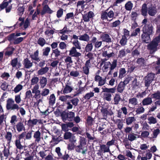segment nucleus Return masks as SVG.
Listing matches in <instances>:
<instances>
[{"label": "nucleus", "instance_id": "49", "mask_svg": "<svg viewBox=\"0 0 160 160\" xmlns=\"http://www.w3.org/2000/svg\"><path fill=\"white\" fill-rule=\"evenodd\" d=\"M142 12L143 16H146L147 14V6L145 4H143L142 6Z\"/></svg>", "mask_w": 160, "mask_h": 160}, {"label": "nucleus", "instance_id": "28", "mask_svg": "<svg viewBox=\"0 0 160 160\" xmlns=\"http://www.w3.org/2000/svg\"><path fill=\"white\" fill-rule=\"evenodd\" d=\"M101 19L103 21H111L112 20V19H109L108 18L107 15V12H104L102 13L101 16Z\"/></svg>", "mask_w": 160, "mask_h": 160}, {"label": "nucleus", "instance_id": "54", "mask_svg": "<svg viewBox=\"0 0 160 160\" xmlns=\"http://www.w3.org/2000/svg\"><path fill=\"white\" fill-rule=\"evenodd\" d=\"M126 54L125 49H122L119 51L118 57L120 58H122L125 56Z\"/></svg>", "mask_w": 160, "mask_h": 160}, {"label": "nucleus", "instance_id": "62", "mask_svg": "<svg viewBox=\"0 0 160 160\" xmlns=\"http://www.w3.org/2000/svg\"><path fill=\"white\" fill-rule=\"evenodd\" d=\"M17 64L18 60L17 58H15L12 60L11 65L12 67L15 69H17V68L16 67Z\"/></svg>", "mask_w": 160, "mask_h": 160}, {"label": "nucleus", "instance_id": "55", "mask_svg": "<svg viewBox=\"0 0 160 160\" xmlns=\"http://www.w3.org/2000/svg\"><path fill=\"white\" fill-rule=\"evenodd\" d=\"M72 134L71 133L69 132H65L64 135V138L65 139L67 140L70 139Z\"/></svg>", "mask_w": 160, "mask_h": 160}, {"label": "nucleus", "instance_id": "42", "mask_svg": "<svg viewBox=\"0 0 160 160\" xmlns=\"http://www.w3.org/2000/svg\"><path fill=\"white\" fill-rule=\"evenodd\" d=\"M94 96V93L92 92H90L86 93L84 96V98L86 100H88L91 98L93 97Z\"/></svg>", "mask_w": 160, "mask_h": 160}, {"label": "nucleus", "instance_id": "25", "mask_svg": "<svg viewBox=\"0 0 160 160\" xmlns=\"http://www.w3.org/2000/svg\"><path fill=\"white\" fill-rule=\"evenodd\" d=\"M102 92H106L108 93H114L115 92L116 88H102Z\"/></svg>", "mask_w": 160, "mask_h": 160}, {"label": "nucleus", "instance_id": "44", "mask_svg": "<svg viewBox=\"0 0 160 160\" xmlns=\"http://www.w3.org/2000/svg\"><path fill=\"white\" fill-rule=\"evenodd\" d=\"M37 42L40 46L43 47L46 43V41L43 38H40L38 40Z\"/></svg>", "mask_w": 160, "mask_h": 160}, {"label": "nucleus", "instance_id": "52", "mask_svg": "<svg viewBox=\"0 0 160 160\" xmlns=\"http://www.w3.org/2000/svg\"><path fill=\"white\" fill-rule=\"evenodd\" d=\"M126 155L128 158H131L132 160H134L135 156L132 155L130 151L128 150L126 151Z\"/></svg>", "mask_w": 160, "mask_h": 160}, {"label": "nucleus", "instance_id": "16", "mask_svg": "<svg viewBox=\"0 0 160 160\" xmlns=\"http://www.w3.org/2000/svg\"><path fill=\"white\" fill-rule=\"evenodd\" d=\"M52 12V11L50 9L48 5H45L41 13L42 15H43L46 13H51Z\"/></svg>", "mask_w": 160, "mask_h": 160}, {"label": "nucleus", "instance_id": "22", "mask_svg": "<svg viewBox=\"0 0 160 160\" xmlns=\"http://www.w3.org/2000/svg\"><path fill=\"white\" fill-rule=\"evenodd\" d=\"M79 39L81 41L88 42L89 40L90 37L86 33L79 36Z\"/></svg>", "mask_w": 160, "mask_h": 160}, {"label": "nucleus", "instance_id": "58", "mask_svg": "<svg viewBox=\"0 0 160 160\" xmlns=\"http://www.w3.org/2000/svg\"><path fill=\"white\" fill-rule=\"evenodd\" d=\"M49 92L48 89L44 88L42 91L41 94L42 96H45L47 95Z\"/></svg>", "mask_w": 160, "mask_h": 160}, {"label": "nucleus", "instance_id": "63", "mask_svg": "<svg viewBox=\"0 0 160 160\" xmlns=\"http://www.w3.org/2000/svg\"><path fill=\"white\" fill-rule=\"evenodd\" d=\"M32 94L30 90L27 91L25 93V98H32Z\"/></svg>", "mask_w": 160, "mask_h": 160}, {"label": "nucleus", "instance_id": "9", "mask_svg": "<svg viewBox=\"0 0 160 160\" xmlns=\"http://www.w3.org/2000/svg\"><path fill=\"white\" fill-rule=\"evenodd\" d=\"M69 52V55L72 57H78L81 55V54L78 52L76 49L74 47H72Z\"/></svg>", "mask_w": 160, "mask_h": 160}, {"label": "nucleus", "instance_id": "50", "mask_svg": "<svg viewBox=\"0 0 160 160\" xmlns=\"http://www.w3.org/2000/svg\"><path fill=\"white\" fill-rule=\"evenodd\" d=\"M69 75L72 77H76L79 76V73L77 71H72L70 72Z\"/></svg>", "mask_w": 160, "mask_h": 160}, {"label": "nucleus", "instance_id": "29", "mask_svg": "<svg viewBox=\"0 0 160 160\" xmlns=\"http://www.w3.org/2000/svg\"><path fill=\"white\" fill-rule=\"evenodd\" d=\"M101 37L103 41L107 42H111V39L109 35L107 34H103L101 36Z\"/></svg>", "mask_w": 160, "mask_h": 160}, {"label": "nucleus", "instance_id": "4", "mask_svg": "<svg viewBox=\"0 0 160 160\" xmlns=\"http://www.w3.org/2000/svg\"><path fill=\"white\" fill-rule=\"evenodd\" d=\"M110 152V151L109 147L103 144L100 145V149L98 150V152L97 153V154L98 156H101L102 157L103 153Z\"/></svg>", "mask_w": 160, "mask_h": 160}, {"label": "nucleus", "instance_id": "3", "mask_svg": "<svg viewBox=\"0 0 160 160\" xmlns=\"http://www.w3.org/2000/svg\"><path fill=\"white\" fill-rule=\"evenodd\" d=\"M160 41V33L158 37L154 38L152 42L148 45V48L151 51V53H152L157 50V46Z\"/></svg>", "mask_w": 160, "mask_h": 160}, {"label": "nucleus", "instance_id": "33", "mask_svg": "<svg viewBox=\"0 0 160 160\" xmlns=\"http://www.w3.org/2000/svg\"><path fill=\"white\" fill-rule=\"evenodd\" d=\"M102 55L103 57L109 58L113 56L114 53L112 52H109V50H108L104 51L103 52Z\"/></svg>", "mask_w": 160, "mask_h": 160}, {"label": "nucleus", "instance_id": "12", "mask_svg": "<svg viewBox=\"0 0 160 160\" xmlns=\"http://www.w3.org/2000/svg\"><path fill=\"white\" fill-rule=\"evenodd\" d=\"M142 31L143 33L151 34L152 32V27L151 25H145L143 27Z\"/></svg>", "mask_w": 160, "mask_h": 160}, {"label": "nucleus", "instance_id": "23", "mask_svg": "<svg viewBox=\"0 0 160 160\" xmlns=\"http://www.w3.org/2000/svg\"><path fill=\"white\" fill-rule=\"evenodd\" d=\"M15 128L19 132H21L25 129L23 123L21 122H19L17 123L15 126Z\"/></svg>", "mask_w": 160, "mask_h": 160}, {"label": "nucleus", "instance_id": "2", "mask_svg": "<svg viewBox=\"0 0 160 160\" xmlns=\"http://www.w3.org/2000/svg\"><path fill=\"white\" fill-rule=\"evenodd\" d=\"M5 138L9 141L8 143L9 144V143H10V132H8L7 134L5 136ZM9 147H8V148H6V147L4 149L3 151L4 156H2V154L0 152V156L1 159V160H10V158L8 157L9 154Z\"/></svg>", "mask_w": 160, "mask_h": 160}, {"label": "nucleus", "instance_id": "32", "mask_svg": "<svg viewBox=\"0 0 160 160\" xmlns=\"http://www.w3.org/2000/svg\"><path fill=\"white\" fill-rule=\"evenodd\" d=\"M148 12L149 15L153 16L156 13V9L155 7H150L148 9Z\"/></svg>", "mask_w": 160, "mask_h": 160}, {"label": "nucleus", "instance_id": "61", "mask_svg": "<svg viewBox=\"0 0 160 160\" xmlns=\"http://www.w3.org/2000/svg\"><path fill=\"white\" fill-rule=\"evenodd\" d=\"M117 60H114L112 62V63H111V65L110 66V69L111 70H113L116 67L117 65Z\"/></svg>", "mask_w": 160, "mask_h": 160}, {"label": "nucleus", "instance_id": "60", "mask_svg": "<svg viewBox=\"0 0 160 160\" xmlns=\"http://www.w3.org/2000/svg\"><path fill=\"white\" fill-rule=\"evenodd\" d=\"M76 145L74 143L71 142L69 144L68 147V148L69 150H72L74 149L75 150Z\"/></svg>", "mask_w": 160, "mask_h": 160}, {"label": "nucleus", "instance_id": "45", "mask_svg": "<svg viewBox=\"0 0 160 160\" xmlns=\"http://www.w3.org/2000/svg\"><path fill=\"white\" fill-rule=\"evenodd\" d=\"M22 88L23 86L22 85L19 84L16 86L13 91L15 93H17L21 90L22 89Z\"/></svg>", "mask_w": 160, "mask_h": 160}, {"label": "nucleus", "instance_id": "40", "mask_svg": "<svg viewBox=\"0 0 160 160\" xmlns=\"http://www.w3.org/2000/svg\"><path fill=\"white\" fill-rule=\"evenodd\" d=\"M121 99L120 95L119 94H116L114 98V104H118L120 101Z\"/></svg>", "mask_w": 160, "mask_h": 160}, {"label": "nucleus", "instance_id": "34", "mask_svg": "<svg viewBox=\"0 0 160 160\" xmlns=\"http://www.w3.org/2000/svg\"><path fill=\"white\" fill-rule=\"evenodd\" d=\"M75 116L74 112H68V120L69 121H72L73 120Z\"/></svg>", "mask_w": 160, "mask_h": 160}, {"label": "nucleus", "instance_id": "18", "mask_svg": "<svg viewBox=\"0 0 160 160\" xmlns=\"http://www.w3.org/2000/svg\"><path fill=\"white\" fill-rule=\"evenodd\" d=\"M49 68L45 67L39 69L37 72L38 75H42L46 73L49 70Z\"/></svg>", "mask_w": 160, "mask_h": 160}, {"label": "nucleus", "instance_id": "53", "mask_svg": "<svg viewBox=\"0 0 160 160\" xmlns=\"http://www.w3.org/2000/svg\"><path fill=\"white\" fill-rule=\"evenodd\" d=\"M107 15L108 18L109 19H112L113 18H115V17L114 16V13L112 11H109L107 13Z\"/></svg>", "mask_w": 160, "mask_h": 160}, {"label": "nucleus", "instance_id": "1", "mask_svg": "<svg viewBox=\"0 0 160 160\" xmlns=\"http://www.w3.org/2000/svg\"><path fill=\"white\" fill-rule=\"evenodd\" d=\"M79 143V145L76 146V151L78 152H81L82 154H85L87 151L88 148L85 138L80 137Z\"/></svg>", "mask_w": 160, "mask_h": 160}, {"label": "nucleus", "instance_id": "6", "mask_svg": "<svg viewBox=\"0 0 160 160\" xmlns=\"http://www.w3.org/2000/svg\"><path fill=\"white\" fill-rule=\"evenodd\" d=\"M154 74L150 73L145 77V86L148 87L153 79Z\"/></svg>", "mask_w": 160, "mask_h": 160}, {"label": "nucleus", "instance_id": "46", "mask_svg": "<svg viewBox=\"0 0 160 160\" xmlns=\"http://www.w3.org/2000/svg\"><path fill=\"white\" fill-rule=\"evenodd\" d=\"M135 119L134 117H129L126 118V122L127 125L131 124L134 121H135Z\"/></svg>", "mask_w": 160, "mask_h": 160}, {"label": "nucleus", "instance_id": "19", "mask_svg": "<svg viewBox=\"0 0 160 160\" xmlns=\"http://www.w3.org/2000/svg\"><path fill=\"white\" fill-rule=\"evenodd\" d=\"M150 34H151L143 33L141 36V38L142 41L146 43H148L150 41Z\"/></svg>", "mask_w": 160, "mask_h": 160}, {"label": "nucleus", "instance_id": "48", "mask_svg": "<svg viewBox=\"0 0 160 160\" xmlns=\"http://www.w3.org/2000/svg\"><path fill=\"white\" fill-rule=\"evenodd\" d=\"M39 81V78L37 77H33L31 80V84L34 85L37 84Z\"/></svg>", "mask_w": 160, "mask_h": 160}, {"label": "nucleus", "instance_id": "17", "mask_svg": "<svg viewBox=\"0 0 160 160\" xmlns=\"http://www.w3.org/2000/svg\"><path fill=\"white\" fill-rule=\"evenodd\" d=\"M47 82V80L46 78L42 77L40 79L39 84L41 88H43L46 85Z\"/></svg>", "mask_w": 160, "mask_h": 160}, {"label": "nucleus", "instance_id": "10", "mask_svg": "<svg viewBox=\"0 0 160 160\" xmlns=\"http://www.w3.org/2000/svg\"><path fill=\"white\" fill-rule=\"evenodd\" d=\"M94 16V14L92 11H90L88 13H86L82 16L84 21L85 22H88L90 21V18H92Z\"/></svg>", "mask_w": 160, "mask_h": 160}, {"label": "nucleus", "instance_id": "36", "mask_svg": "<svg viewBox=\"0 0 160 160\" xmlns=\"http://www.w3.org/2000/svg\"><path fill=\"white\" fill-rule=\"evenodd\" d=\"M126 71L123 68H121L119 70V77L120 78L123 77L126 74Z\"/></svg>", "mask_w": 160, "mask_h": 160}, {"label": "nucleus", "instance_id": "20", "mask_svg": "<svg viewBox=\"0 0 160 160\" xmlns=\"http://www.w3.org/2000/svg\"><path fill=\"white\" fill-rule=\"evenodd\" d=\"M23 64L24 67L27 68H30L32 65V62L28 58H26L24 60Z\"/></svg>", "mask_w": 160, "mask_h": 160}, {"label": "nucleus", "instance_id": "38", "mask_svg": "<svg viewBox=\"0 0 160 160\" xmlns=\"http://www.w3.org/2000/svg\"><path fill=\"white\" fill-rule=\"evenodd\" d=\"M38 51L37 50L33 54L30 55L31 58L33 60L38 61L39 59L38 57Z\"/></svg>", "mask_w": 160, "mask_h": 160}, {"label": "nucleus", "instance_id": "43", "mask_svg": "<svg viewBox=\"0 0 160 160\" xmlns=\"http://www.w3.org/2000/svg\"><path fill=\"white\" fill-rule=\"evenodd\" d=\"M101 111L104 117H106L108 113V110L107 108L104 107H102V108Z\"/></svg>", "mask_w": 160, "mask_h": 160}, {"label": "nucleus", "instance_id": "39", "mask_svg": "<svg viewBox=\"0 0 160 160\" xmlns=\"http://www.w3.org/2000/svg\"><path fill=\"white\" fill-rule=\"evenodd\" d=\"M125 8L126 10L130 11L133 7V4L131 2H128L125 5Z\"/></svg>", "mask_w": 160, "mask_h": 160}, {"label": "nucleus", "instance_id": "56", "mask_svg": "<svg viewBox=\"0 0 160 160\" xmlns=\"http://www.w3.org/2000/svg\"><path fill=\"white\" fill-rule=\"evenodd\" d=\"M151 97L153 98L156 99H160V92H158L156 93L152 94Z\"/></svg>", "mask_w": 160, "mask_h": 160}, {"label": "nucleus", "instance_id": "24", "mask_svg": "<svg viewBox=\"0 0 160 160\" xmlns=\"http://www.w3.org/2000/svg\"><path fill=\"white\" fill-rule=\"evenodd\" d=\"M152 102V98L150 97H147L143 100L142 101V104L143 105H147L151 104Z\"/></svg>", "mask_w": 160, "mask_h": 160}, {"label": "nucleus", "instance_id": "15", "mask_svg": "<svg viewBox=\"0 0 160 160\" xmlns=\"http://www.w3.org/2000/svg\"><path fill=\"white\" fill-rule=\"evenodd\" d=\"M11 38H12V40H13V43L15 44H17L22 42L26 38V37L17 38L16 37H11Z\"/></svg>", "mask_w": 160, "mask_h": 160}, {"label": "nucleus", "instance_id": "35", "mask_svg": "<svg viewBox=\"0 0 160 160\" xmlns=\"http://www.w3.org/2000/svg\"><path fill=\"white\" fill-rule=\"evenodd\" d=\"M4 56L6 58H8L10 56V45H9L8 47L4 50Z\"/></svg>", "mask_w": 160, "mask_h": 160}, {"label": "nucleus", "instance_id": "26", "mask_svg": "<svg viewBox=\"0 0 160 160\" xmlns=\"http://www.w3.org/2000/svg\"><path fill=\"white\" fill-rule=\"evenodd\" d=\"M112 95L111 93L108 92H104L103 95V98L104 100L108 101H110L111 100Z\"/></svg>", "mask_w": 160, "mask_h": 160}, {"label": "nucleus", "instance_id": "27", "mask_svg": "<svg viewBox=\"0 0 160 160\" xmlns=\"http://www.w3.org/2000/svg\"><path fill=\"white\" fill-rule=\"evenodd\" d=\"M138 136L137 134L132 133L128 135V138L129 141L132 142L136 140Z\"/></svg>", "mask_w": 160, "mask_h": 160}, {"label": "nucleus", "instance_id": "14", "mask_svg": "<svg viewBox=\"0 0 160 160\" xmlns=\"http://www.w3.org/2000/svg\"><path fill=\"white\" fill-rule=\"evenodd\" d=\"M103 65V66L102 68V69L103 72H107L111 65V63L109 62H102L101 64V65Z\"/></svg>", "mask_w": 160, "mask_h": 160}, {"label": "nucleus", "instance_id": "41", "mask_svg": "<svg viewBox=\"0 0 160 160\" xmlns=\"http://www.w3.org/2000/svg\"><path fill=\"white\" fill-rule=\"evenodd\" d=\"M148 120L149 124H155L157 122L156 119L154 117L151 116L148 118Z\"/></svg>", "mask_w": 160, "mask_h": 160}, {"label": "nucleus", "instance_id": "11", "mask_svg": "<svg viewBox=\"0 0 160 160\" xmlns=\"http://www.w3.org/2000/svg\"><path fill=\"white\" fill-rule=\"evenodd\" d=\"M73 88L67 84L63 88L61 91V93L63 94H68L71 92L73 90Z\"/></svg>", "mask_w": 160, "mask_h": 160}, {"label": "nucleus", "instance_id": "31", "mask_svg": "<svg viewBox=\"0 0 160 160\" xmlns=\"http://www.w3.org/2000/svg\"><path fill=\"white\" fill-rule=\"evenodd\" d=\"M72 44L76 48V49H77L79 50L81 49V47L80 44L78 40H75L72 42Z\"/></svg>", "mask_w": 160, "mask_h": 160}, {"label": "nucleus", "instance_id": "30", "mask_svg": "<svg viewBox=\"0 0 160 160\" xmlns=\"http://www.w3.org/2000/svg\"><path fill=\"white\" fill-rule=\"evenodd\" d=\"M92 44H93V43L91 42L88 43L85 48V50L86 52H90L92 50L93 48Z\"/></svg>", "mask_w": 160, "mask_h": 160}, {"label": "nucleus", "instance_id": "8", "mask_svg": "<svg viewBox=\"0 0 160 160\" xmlns=\"http://www.w3.org/2000/svg\"><path fill=\"white\" fill-rule=\"evenodd\" d=\"M128 78H127L124 82H121L117 86V90L118 92L122 93L123 92L125 88V84H127L128 82Z\"/></svg>", "mask_w": 160, "mask_h": 160}, {"label": "nucleus", "instance_id": "37", "mask_svg": "<svg viewBox=\"0 0 160 160\" xmlns=\"http://www.w3.org/2000/svg\"><path fill=\"white\" fill-rule=\"evenodd\" d=\"M129 103L132 105L135 106L138 104V102L136 98H133L129 99Z\"/></svg>", "mask_w": 160, "mask_h": 160}, {"label": "nucleus", "instance_id": "51", "mask_svg": "<svg viewBox=\"0 0 160 160\" xmlns=\"http://www.w3.org/2000/svg\"><path fill=\"white\" fill-rule=\"evenodd\" d=\"M55 97L53 94L51 95L50 97L49 102L51 104H53L55 102Z\"/></svg>", "mask_w": 160, "mask_h": 160}, {"label": "nucleus", "instance_id": "59", "mask_svg": "<svg viewBox=\"0 0 160 160\" xmlns=\"http://www.w3.org/2000/svg\"><path fill=\"white\" fill-rule=\"evenodd\" d=\"M61 116L64 121L68 120V112H62L61 115Z\"/></svg>", "mask_w": 160, "mask_h": 160}, {"label": "nucleus", "instance_id": "47", "mask_svg": "<svg viewBox=\"0 0 160 160\" xmlns=\"http://www.w3.org/2000/svg\"><path fill=\"white\" fill-rule=\"evenodd\" d=\"M50 50V48L49 47H47L43 49L42 50L43 55L45 56H48Z\"/></svg>", "mask_w": 160, "mask_h": 160}, {"label": "nucleus", "instance_id": "13", "mask_svg": "<svg viewBox=\"0 0 160 160\" xmlns=\"http://www.w3.org/2000/svg\"><path fill=\"white\" fill-rule=\"evenodd\" d=\"M33 138L35 139V142L36 143H38L40 142L41 139V133L39 130L34 132Z\"/></svg>", "mask_w": 160, "mask_h": 160}, {"label": "nucleus", "instance_id": "64", "mask_svg": "<svg viewBox=\"0 0 160 160\" xmlns=\"http://www.w3.org/2000/svg\"><path fill=\"white\" fill-rule=\"evenodd\" d=\"M149 134V132L147 131H142L141 134V136L143 138H146L148 137Z\"/></svg>", "mask_w": 160, "mask_h": 160}, {"label": "nucleus", "instance_id": "57", "mask_svg": "<svg viewBox=\"0 0 160 160\" xmlns=\"http://www.w3.org/2000/svg\"><path fill=\"white\" fill-rule=\"evenodd\" d=\"M71 31L69 30L68 29L66 26H65L63 29L60 30L59 33L60 34H63L65 33L68 32H71Z\"/></svg>", "mask_w": 160, "mask_h": 160}, {"label": "nucleus", "instance_id": "7", "mask_svg": "<svg viewBox=\"0 0 160 160\" xmlns=\"http://www.w3.org/2000/svg\"><path fill=\"white\" fill-rule=\"evenodd\" d=\"M90 42L93 43L95 49L100 48L101 46L102 42V41H97V38L95 37H93L92 38Z\"/></svg>", "mask_w": 160, "mask_h": 160}, {"label": "nucleus", "instance_id": "5", "mask_svg": "<svg viewBox=\"0 0 160 160\" xmlns=\"http://www.w3.org/2000/svg\"><path fill=\"white\" fill-rule=\"evenodd\" d=\"M39 88L38 85H36L32 89V93L35 94L33 97L36 99H39L41 97L40 91L39 90Z\"/></svg>", "mask_w": 160, "mask_h": 160}, {"label": "nucleus", "instance_id": "21", "mask_svg": "<svg viewBox=\"0 0 160 160\" xmlns=\"http://www.w3.org/2000/svg\"><path fill=\"white\" fill-rule=\"evenodd\" d=\"M10 3V0H4L0 4V9L1 10L6 8Z\"/></svg>", "mask_w": 160, "mask_h": 160}]
</instances>
